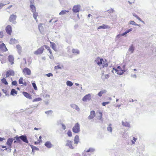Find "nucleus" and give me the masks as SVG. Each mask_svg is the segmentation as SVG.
I'll use <instances>...</instances> for the list:
<instances>
[{"instance_id":"f257e3e1","label":"nucleus","mask_w":156,"mask_h":156,"mask_svg":"<svg viewBox=\"0 0 156 156\" xmlns=\"http://www.w3.org/2000/svg\"><path fill=\"white\" fill-rule=\"evenodd\" d=\"M14 138L17 140V142L19 143H21V140L27 144L29 142L27 136L25 135H21L20 136L17 135L14 137Z\"/></svg>"},{"instance_id":"f03ea898","label":"nucleus","mask_w":156,"mask_h":156,"mask_svg":"<svg viewBox=\"0 0 156 156\" xmlns=\"http://www.w3.org/2000/svg\"><path fill=\"white\" fill-rule=\"evenodd\" d=\"M73 141L70 140H67L66 141V143L65 146L66 147H68L69 148L71 149H73L75 148V145L73 144Z\"/></svg>"},{"instance_id":"7ed1b4c3","label":"nucleus","mask_w":156,"mask_h":156,"mask_svg":"<svg viewBox=\"0 0 156 156\" xmlns=\"http://www.w3.org/2000/svg\"><path fill=\"white\" fill-rule=\"evenodd\" d=\"M14 140V139L13 138H9L7 140L6 144L8 146L9 151H11L12 144Z\"/></svg>"},{"instance_id":"20e7f679","label":"nucleus","mask_w":156,"mask_h":156,"mask_svg":"<svg viewBox=\"0 0 156 156\" xmlns=\"http://www.w3.org/2000/svg\"><path fill=\"white\" fill-rule=\"evenodd\" d=\"M16 15L12 14L10 15L9 20V22L12 23L14 24H15L17 23L16 21Z\"/></svg>"},{"instance_id":"39448f33","label":"nucleus","mask_w":156,"mask_h":156,"mask_svg":"<svg viewBox=\"0 0 156 156\" xmlns=\"http://www.w3.org/2000/svg\"><path fill=\"white\" fill-rule=\"evenodd\" d=\"M73 131L75 133H78L80 132V125L79 123H77L75 124L73 128Z\"/></svg>"},{"instance_id":"423d86ee","label":"nucleus","mask_w":156,"mask_h":156,"mask_svg":"<svg viewBox=\"0 0 156 156\" xmlns=\"http://www.w3.org/2000/svg\"><path fill=\"white\" fill-rule=\"evenodd\" d=\"M114 70L115 71V73L119 75H122L126 71L125 69H117L114 68L113 69L112 71V72L113 73H114Z\"/></svg>"},{"instance_id":"0eeeda50","label":"nucleus","mask_w":156,"mask_h":156,"mask_svg":"<svg viewBox=\"0 0 156 156\" xmlns=\"http://www.w3.org/2000/svg\"><path fill=\"white\" fill-rule=\"evenodd\" d=\"M44 49V46H42L35 51L34 53L36 55L41 54L43 52Z\"/></svg>"},{"instance_id":"6e6552de","label":"nucleus","mask_w":156,"mask_h":156,"mask_svg":"<svg viewBox=\"0 0 156 156\" xmlns=\"http://www.w3.org/2000/svg\"><path fill=\"white\" fill-rule=\"evenodd\" d=\"M103 59L102 58H100L99 57L96 58L94 61V62L98 65L100 66L102 64L103 61Z\"/></svg>"},{"instance_id":"1a4fd4ad","label":"nucleus","mask_w":156,"mask_h":156,"mask_svg":"<svg viewBox=\"0 0 156 156\" xmlns=\"http://www.w3.org/2000/svg\"><path fill=\"white\" fill-rule=\"evenodd\" d=\"M80 7V5H75L73 6L72 10L74 12L77 13L79 12Z\"/></svg>"},{"instance_id":"9d476101","label":"nucleus","mask_w":156,"mask_h":156,"mask_svg":"<svg viewBox=\"0 0 156 156\" xmlns=\"http://www.w3.org/2000/svg\"><path fill=\"white\" fill-rule=\"evenodd\" d=\"M5 30L7 33L10 35L12 32V28L10 25H8L5 28Z\"/></svg>"},{"instance_id":"9b49d317","label":"nucleus","mask_w":156,"mask_h":156,"mask_svg":"<svg viewBox=\"0 0 156 156\" xmlns=\"http://www.w3.org/2000/svg\"><path fill=\"white\" fill-rule=\"evenodd\" d=\"M23 72L24 73L28 75H30L31 74V71L30 69L29 68L26 67L24 68L23 70Z\"/></svg>"},{"instance_id":"f8f14e48","label":"nucleus","mask_w":156,"mask_h":156,"mask_svg":"<svg viewBox=\"0 0 156 156\" xmlns=\"http://www.w3.org/2000/svg\"><path fill=\"white\" fill-rule=\"evenodd\" d=\"M91 99V95L88 94L85 95L83 98L82 100L83 101H86L87 100L89 101Z\"/></svg>"},{"instance_id":"ddd939ff","label":"nucleus","mask_w":156,"mask_h":156,"mask_svg":"<svg viewBox=\"0 0 156 156\" xmlns=\"http://www.w3.org/2000/svg\"><path fill=\"white\" fill-rule=\"evenodd\" d=\"M0 49L3 52H6L8 50L5 44L4 43H2L0 44Z\"/></svg>"},{"instance_id":"4468645a","label":"nucleus","mask_w":156,"mask_h":156,"mask_svg":"<svg viewBox=\"0 0 156 156\" xmlns=\"http://www.w3.org/2000/svg\"><path fill=\"white\" fill-rule=\"evenodd\" d=\"M44 145L48 148L49 149L53 147V145L51 144L50 141H48L45 142Z\"/></svg>"},{"instance_id":"2eb2a0df","label":"nucleus","mask_w":156,"mask_h":156,"mask_svg":"<svg viewBox=\"0 0 156 156\" xmlns=\"http://www.w3.org/2000/svg\"><path fill=\"white\" fill-rule=\"evenodd\" d=\"M90 113V115L88 117L89 119H92L95 116V112L94 111H91Z\"/></svg>"},{"instance_id":"dca6fc26","label":"nucleus","mask_w":156,"mask_h":156,"mask_svg":"<svg viewBox=\"0 0 156 156\" xmlns=\"http://www.w3.org/2000/svg\"><path fill=\"white\" fill-rule=\"evenodd\" d=\"M74 144L76 146L79 142V138L78 135H76L75 136L74 139Z\"/></svg>"},{"instance_id":"f3484780","label":"nucleus","mask_w":156,"mask_h":156,"mask_svg":"<svg viewBox=\"0 0 156 156\" xmlns=\"http://www.w3.org/2000/svg\"><path fill=\"white\" fill-rule=\"evenodd\" d=\"M135 50V47L133 44L130 46L128 49V51L130 52V54L133 53Z\"/></svg>"},{"instance_id":"a211bd4d","label":"nucleus","mask_w":156,"mask_h":156,"mask_svg":"<svg viewBox=\"0 0 156 156\" xmlns=\"http://www.w3.org/2000/svg\"><path fill=\"white\" fill-rule=\"evenodd\" d=\"M22 93L23 95L26 98L30 99H32V97L31 96L30 94L28 93L25 91H23Z\"/></svg>"},{"instance_id":"6ab92c4d","label":"nucleus","mask_w":156,"mask_h":156,"mask_svg":"<svg viewBox=\"0 0 156 156\" xmlns=\"http://www.w3.org/2000/svg\"><path fill=\"white\" fill-rule=\"evenodd\" d=\"M9 61L11 62V65L13 64L14 63V57L12 55H9L8 56V58Z\"/></svg>"},{"instance_id":"aec40b11","label":"nucleus","mask_w":156,"mask_h":156,"mask_svg":"<svg viewBox=\"0 0 156 156\" xmlns=\"http://www.w3.org/2000/svg\"><path fill=\"white\" fill-rule=\"evenodd\" d=\"M71 106L73 108L75 109L78 112H79L80 110V108L78 106L75 104H72L71 105Z\"/></svg>"},{"instance_id":"412c9836","label":"nucleus","mask_w":156,"mask_h":156,"mask_svg":"<svg viewBox=\"0 0 156 156\" xmlns=\"http://www.w3.org/2000/svg\"><path fill=\"white\" fill-rule=\"evenodd\" d=\"M122 125L123 126H124L125 127H130V126L129 123L127 122H124L123 121H122Z\"/></svg>"},{"instance_id":"4be33fe9","label":"nucleus","mask_w":156,"mask_h":156,"mask_svg":"<svg viewBox=\"0 0 156 156\" xmlns=\"http://www.w3.org/2000/svg\"><path fill=\"white\" fill-rule=\"evenodd\" d=\"M109 28V26L105 24H103L102 26H99L98 28V29H106Z\"/></svg>"},{"instance_id":"5701e85b","label":"nucleus","mask_w":156,"mask_h":156,"mask_svg":"<svg viewBox=\"0 0 156 156\" xmlns=\"http://www.w3.org/2000/svg\"><path fill=\"white\" fill-rule=\"evenodd\" d=\"M30 7L33 12H36V8L34 4H30Z\"/></svg>"},{"instance_id":"b1692460","label":"nucleus","mask_w":156,"mask_h":156,"mask_svg":"<svg viewBox=\"0 0 156 156\" xmlns=\"http://www.w3.org/2000/svg\"><path fill=\"white\" fill-rule=\"evenodd\" d=\"M6 72L10 76H13L15 74L14 71L12 70H9Z\"/></svg>"},{"instance_id":"393cba45","label":"nucleus","mask_w":156,"mask_h":156,"mask_svg":"<svg viewBox=\"0 0 156 156\" xmlns=\"http://www.w3.org/2000/svg\"><path fill=\"white\" fill-rule=\"evenodd\" d=\"M111 126L112 124H110L108 126L107 128V130L111 133H112V128L111 127Z\"/></svg>"},{"instance_id":"a878e982","label":"nucleus","mask_w":156,"mask_h":156,"mask_svg":"<svg viewBox=\"0 0 156 156\" xmlns=\"http://www.w3.org/2000/svg\"><path fill=\"white\" fill-rule=\"evenodd\" d=\"M106 92V90H104L102 91H100L98 93V95L99 97H101L102 96V94H103L105 93Z\"/></svg>"},{"instance_id":"bb28decb","label":"nucleus","mask_w":156,"mask_h":156,"mask_svg":"<svg viewBox=\"0 0 156 156\" xmlns=\"http://www.w3.org/2000/svg\"><path fill=\"white\" fill-rule=\"evenodd\" d=\"M16 48L18 49V52L19 54H20L21 52V47L19 45H17L16 46Z\"/></svg>"},{"instance_id":"cd10ccee","label":"nucleus","mask_w":156,"mask_h":156,"mask_svg":"<svg viewBox=\"0 0 156 156\" xmlns=\"http://www.w3.org/2000/svg\"><path fill=\"white\" fill-rule=\"evenodd\" d=\"M14 94H17V92L15 89H12L11 91L10 94L12 96H14Z\"/></svg>"},{"instance_id":"c85d7f7f","label":"nucleus","mask_w":156,"mask_h":156,"mask_svg":"<svg viewBox=\"0 0 156 156\" xmlns=\"http://www.w3.org/2000/svg\"><path fill=\"white\" fill-rule=\"evenodd\" d=\"M51 46L52 48L55 51L56 48V45L55 43L50 42Z\"/></svg>"},{"instance_id":"c756f323","label":"nucleus","mask_w":156,"mask_h":156,"mask_svg":"<svg viewBox=\"0 0 156 156\" xmlns=\"http://www.w3.org/2000/svg\"><path fill=\"white\" fill-rule=\"evenodd\" d=\"M2 82L5 85H7L8 83L6 79L5 78H3L1 79Z\"/></svg>"},{"instance_id":"7c9ffc66","label":"nucleus","mask_w":156,"mask_h":156,"mask_svg":"<svg viewBox=\"0 0 156 156\" xmlns=\"http://www.w3.org/2000/svg\"><path fill=\"white\" fill-rule=\"evenodd\" d=\"M33 16L34 19L36 20L37 22V17L38 16V13L36 12H33Z\"/></svg>"},{"instance_id":"2f4dec72","label":"nucleus","mask_w":156,"mask_h":156,"mask_svg":"<svg viewBox=\"0 0 156 156\" xmlns=\"http://www.w3.org/2000/svg\"><path fill=\"white\" fill-rule=\"evenodd\" d=\"M30 146L32 149V152L34 151V150L38 151L39 150V149L35 146L32 145H30Z\"/></svg>"},{"instance_id":"473e14b6","label":"nucleus","mask_w":156,"mask_h":156,"mask_svg":"<svg viewBox=\"0 0 156 156\" xmlns=\"http://www.w3.org/2000/svg\"><path fill=\"white\" fill-rule=\"evenodd\" d=\"M68 12H69V11L66 10H63L60 12L59 14L60 15H64Z\"/></svg>"},{"instance_id":"72a5a7b5","label":"nucleus","mask_w":156,"mask_h":156,"mask_svg":"<svg viewBox=\"0 0 156 156\" xmlns=\"http://www.w3.org/2000/svg\"><path fill=\"white\" fill-rule=\"evenodd\" d=\"M129 24L137 26H139L140 25L136 23L135 22L133 21H130L129 23Z\"/></svg>"},{"instance_id":"f704fd0d","label":"nucleus","mask_w":156,"mask_h":156,"mask_svg":"<svg viewBox=\"0 0 156 156\" xmlns=\"http://www.w3.org/2000/svg\"><path fill=\"white\" fill-rule=\"evenodd\" d=\"M98 113L99 114V116L100 117L99 120L101 121V122H103V119H102V113L100 112H99Z\"/></svg>"},{"instance_id":"c9c22d12","label":"nucleus","mask_w":156,"mask_h":156,"mask_svg":"<svg viewBox=\"0 0 156 156\" xmlns=\"http://www.w3.org/2000/svg\"><path fill=\"white\" fill-rule=\"evenodd\" d=\"M16 41V40L15 39L11 38L9 42L10 44H13L15 43Z\"/></svg>"},{"instance_id":"e433bc0d","label":"nucleus","mask_w":156,"mask_h":156,"mask_svg":"<svg viewBox=\"0 0 156 156\" xmlns=\"http://www.w3.org/2000/svg\"><path fill=\"white\" fill-rule=\"evenodd\" d=\"M66 83L67 86L69 87H71L73 85V83L71 81H67Z\"/></svg>"},{"instance_id":"4c0bfd02","label":"nucleus","mask_w":156,"mask_h":156,"mask_svg":"<svg viewBox=\"0 0 156 156\" xmlns=\"http://www.w3.org/2000/svg\"><path fill=\"white\" fill-rule=\"evenodd\" d=\"M72 52L73 53H76L78 54H79L80 53L79 50L77 49H73Z\"/></svg>"},{"instance_id":"58836bf2","label":"nucleus","mask_w":156,"mask_h":156,"mask_svg":"<svg viewBox=\"0 0 156 156\" xmlns=\"http://www.w3.org/2000/svg\"><path fill=\"white\" fill-rule=\"evenodd\" d=\"M41 100V98H36L34 99L33 100V102H35V101H38Z\"/></svg>"},{"instance_id":"ea45409f","label":"nucleus","mask_w":156,"mask_h":156,"mask_svg":"<svg viewBox=\"0 0 156 156\" xmlns=\"http://www.w3.org/2000/svg\"><path fill=\"white\" fill-rule=\"evenodd\" d=\"M43 46H44V47L46 49L49 51L50 53L51 54V50L50 49L49 46L47 45H44Z\"/></svg>"},{"instance_id":"a19ab883","label":"nucleus","mask_w":156,"mask_h":156,"mask_svg":"<svg viewBox=\"0 0 156 156\" xmlns=\"http://www.w3.org/2000/svg\"><path fill=\"white\" fill-rule=\"evenodd\" d=\"M23 78L22 77H21L19 80V83L20 84H23Z\"/></svg>"},{"instance_id":"79ce46f5","label":"nucleus","mask_w":156,"mask_h":156,"mask_svg":"<svg viewBox=\"0 0 156 156\" xmlns=\"http://www.w3.org/2000/svg\"><path fill=\"white\" fill-rule=\"evenodd\" d=\"M67 134L69 137H71L72 136V132L70 130H69L68 131Z\"/></svg>"},{"instance_id":"37998d69","label":"nucleus","mask_w":156,"mask_h":156,"mask_svg":"<svg viewBox=\"0 0 156 156\" xmlns=\"http://www.w3.org/2000/svg\"><path fill=\"white\" fill-rule=\"evenodd\" d=\"M94 151V149L92 148H90L87 151V152H93Z\"/></svg>"},{"instance_id":"c03bdc74","label":"nucleus","mask_w":156,"mask_h":156,"mask_svg":"<svg viewBox=\"0 0 156 156\" xmlns=\"http://www.w3.org/2000/svg\"><path fill=\"white\" fill-rule=\"evenodd\" d=\"M110 103V102L109 101L103 102V103H102L101 105L103 106H105L106 105H107V104Z\"/></svg>"},{"instance_id":"a18cd8bd","label":"nucleus","mask_w":156,"mask_h":156,"mask_svg":"<svg viewBox=\"0 0 156 156\" xmlns=\"http://www.w3.org/2000/svg\"><path fill=\"white\" fill-rule=\"evenodd\" d=\"M32 86L34 87V89L35 90H37V87L36 86V83H32Z\"/></svg>"},{"instance_id":"49530a36","label":"nucleus","mask_w":156,"mask_h":156,"mask_svg":"<svg viewBox=\"0 0 156 156\" xmlns=\"http://www.w3.org/2000/svg\"><path fill=\"white\" fill-rule=\"evenodd\" d=\"M133 16H134L138 20H140V18L138 16L136 15V14L134 13H133Z\"/></svg>"},{"instance_id":"de8ad7c7","label":"nucleus","mask_w":156,"mask_h":156,"mask_svg":"<svg viewBox=\"0 0 156 156\" xmlns=\"http://www.w3.org/2000/svg\"><path fill=\"white\" fill-rule=\"evenodd\" d=\"M104 62L105 61H103L102 64L103 67H107L108 66V64L107 63H105Z\"/></svg>"},{"instance_id":"09e8293b","label":"nucleus","mask_w":156,"mask_h":156,"mask_svg":"<svg viewBox=\"0 0 156 156\" xmlns=\"http://www.w3.org/2000/svg\"><path fill=\"white\" fill-rule=\"evenodd\" d=\"M12 85L16 86L17 84V82L16 80L12 81Z\"/></svg>"},{"instance_id":"8fccbe9b","label":"nucleus","mask_w":156,"mask_h":156,"mask_svg":"<svg viewBox=\"0 0 156 156\" xmlns=\"http://www.w3.org/2000/svg\"><path fill=\"white\" fill-rule=\"evenodd\" d=\"M52 112H53V111L52 110H50L46 111L45 112V113L46 114H52Z\"/></svg>"},{"instance_id":"3c124183","label":"nucleus","mask_w":156,"mask_h":156,"mask_svg":"<svg viewBox=\"0 0 156 156\" xmlns=\"http://www.w3.org/2000/svg\"><path fill=\"white\" fill-rule=\"evenodd\" d=\"M6 4L3 3H0V9H1Z\"/></svg>"},{"instance_id":"603ef678","label":"nucleus","mask_w":156,"mask_h":156,"mask_svg":"<svg viewBox=\"0 0 156 156\" xmlns=\"http://www.w3.org/2000/svg\"><path fill=\"white\" fill-rule=\"evenodd\" d=\"M61 67L59 66V65H58V66H55V69H61Z\"/></svg>"},{"instance_id":"864d4df0","label":"nucleus","mask_w":156,"mask_h":156,"mask_svg":"<svg viewBox=\"0 0 156 156\" xmlns=\"http://www.w3.org/2000/svg\"><path fill=\"white\" fill-rule=\"evenodd\" d=\"M107 11H109L110 13H111L113 12L114 11V10L113 9L111 8L108 10Z\"/></svg>"},{"instance_id":"5fc2aeb1","label":"nucleus","mask_w":156,"mask_h":156,"mask_svg":"<svg viewBox=\"0 0 156 156\" xmlns=\"http://www.w3.org/2000/svg\"><path fill=\"white\" fill-rule=\"evenodd\" d=\"M133 30V29L132 28H130L128 30H126V33H127V34L129 33V32L132 31V30Z\"/></svg>"},{"instance_id":"6e6d98bb","label":"nucleus","mask_w":156,"mask_h":156,"mask_svg":"<svg viewBox=\"0 0 156 156\" xmlns=\"http://www.w3.org/2000/svg\"><path fill=\"white\" fill-rule=\"evenodd\" d=\"M2 90L3 92L5 94V95H7L8 92L7 90L2 89Z\"/></svg>"},{"instance_id":"4d7b16f0","label":"nucleus","mask_w":156,"mask_h":156,"mask_svg":"<svg viewBox=\"0 0 156 156\" xmlns=\"http://www.w3.org/2000/svg\"><path fill=\"white\" fill-rule=\"evenodd\" d=\"M46 76H47L48 77H49L50 76H53V74L51 73H49L48 74H46Z\"/></svg>"},{"instance_id":"13d9d810","label":"nucleus","mask_w":156,"mask_h":156,"mask_svg":"<svg viewBox=\"0 0 156 156\" xmlns=\"http://www.w3.org/2000/svg\"><path fill=\"white\" fill-rule=\"evenodd\" d=\"M109 77V76L108 74H106L105 75V78L104 79H103V80H104L105 79H107Z\"/></svg>"},{"instance_id":"bf43d9fd","label":"nucleus","mask_w":156,"mask_h":156,"mask_svg":"<svg viewBox=\"0 0 156 156\" xmlns=\"http://www.w3.org/2000/svg\"><path fill=\"white\" fill-rule=\"evenodd\" d=\"M30 4L34 5V0H30Z\"/></svg>"},{"instance_id":"052dcab7","label":"nucleus","mask_w":156,"mask_h":156,"mask_svg":"<svg viewBox=\"0 0 156 156\" xmlns=\"http://www.w3.org/2000/svg\"><path fill=\"white\" fill-rule=\"evenodd\" d=\"M50 97V95L47 94H45V98H49Z\"/></svg>"},{"instance_id":"680f3d73","label":"nucleus","mask_w":156,"mask_h":156,"mask_svg":"<svg viewBox=\"0 0 156 156\" xmlns=\"http://www.w3.org/2000/svg\"><path fill=\"white\" fill-rule=\"evenodd\" d=\"M62 129L64 130H65L66 129V126H65V125L63 124H62Z\"/></svg>"},{"instance_id":"e2e57ef3","label":"nucleus","mask_w":156,"mask_h":156,"mask_svg":"<svg viewBox=\"0 0 156 156\" xmlns=\"http://www.w3.org/2000/svg\"><path fill=\"white\" fill-rule=\"evenodd\" d=\"M131 77H134L135 78H136V74H134V75H131Z\"/></svg>"},{"instance_id":"0e129e2a","label":"nucleus","mask_w":156,"mask_h":156,"mask_svg":"<svg viewBox=\"0 0 156 156\" xmlns=\"http://www.w3.org/2000/svg\"><path fill=\"white\" fill-rule=\"evenodd\" d=\"M8 150H9V148H8V147H6V148H5V149H4L3 150V151H4V150H5V151H7V152H11V151H8Z\"/></svg>"},{"instance_id":"69168bd1","label":"nucleus","mask_w":156,"mask_h":156,"mask_svg":"<svg viewBox=\"0 0 156 156\" xmlns=\"http://www.w3.org/2000/svg\"><path fill=\"white\" fill-rule=\"evenodd\" d=\"M126 34H127V33H126V32L125 31L122 34H121V36H124L125 35H126Z\"/></svg>"},{"instance_id":"338daca9","label":"nucleus","mask_w":156,"mask_h":156,"mask_svg":"<svg viewBox=\"0 0 156 156\" xmlns=\"http://www.w3.org/2000/svg\"><path fill=\"white\" fill-rule=\"evenodd\" d=\"M133 140L135 142H136L137 140V138L135 137H133Z\"/></svg>"},{"instance_id":"774afa93","label":"nucleus","mask_w":156,"mask_h":156,"mask_svg":"<svg viewBox=\"0 0 156 156\" xmlns=\"http://www.w3.org/2000/svg\"><path fill=\"white\" fill-rule=\"evenodd\" d=\"M122 69L121 67L119 66H117V69Z\"/></svg>"}]
</instances>
